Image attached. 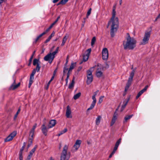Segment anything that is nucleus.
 I'll use <instances>...</instances> for the list:
<instances>
[{"instance_id":"nucleus-33","label":"nucleus","mask_w":160,"mask_h":160,"mask_svg":"<svg viewBox=\"0 0 160 160\" xmlns=\"http://www.w3.org/2000/svg\"><path fill=\"white\" fill-rule=\"evenodd\" d=\"M95 104H96L95 103L92 102V103L90 105V107L89 108H88V109L87 111H89V110H91L92 108H94V107L95 106Z\"/></svg>"},{"instance_id":"nucleus-17","label":"nucleus","mask_w":160,"mask_h":160,"mask_svg":"<svg viewBox=\"0 0 160 160\" xmlns=\"http://www.w3.org/2000/svg\"><path fill=\"white\" fill-rule=\"evenodd\" d=\"M117 113L116 112H115L113 114V116L112 119V120L111 122L110 125L111 126L113 125L114 123H115L116 119H117Z\"/></svg>"},{"instance_id":"nucleus-35","label":"nucleus","mask_w":160,"mask_h":160,"mask_svg":"<svg viewBox=\"0 0 160 160\" xmlns=\"http://www.w3.org/2000/svg\"><path fill=\"white\" fill-rule=\"evenodd\" d=\"M96 39L95 37H93L92 39L91 44L92 46H93L94 44V43L96 41Z\"/></svg>"},{"instance_id":"nucleus-3","label":"nucleus","mask_w":160,"mask_h":160,"mask_svg":"<svg viewBox=\"0 0 160 160\" xmlns=\"http://www.w3.org/2000/svg\"><path fill=\"white\" fill-rule=\"evenodd\" d=\"M68 145H65L64 146L61 153L60 160H65L67 155L68 158L70 157V152H68Z\"/></svg>"},{"instance_id":"nucleus-44","label":"nucleus","mask_w":160,"mask_h":160,"mask_svg":"<svg viewBox=\"0 0 160 160\" xmlns=\"http://www.w3.org/2000/svg\"><path fill=\"white\" fill-rule=\"evenodd\" d=\"M95 96H92V99L93 100V101L92 102H93V103H96V101H97V100H96V99L95 98Z\"/></svg>"},{"instance_id":"nucleus-54","label":"nucleus","mask_w":160,"mask_h":160,"mask_svg":"<svg viewBox=\"0 0 160 160\" xmlns=\"http://www.w3.org/2000/svg\"><path fill=\"white\" fill-rule=\"evenodd\" d=\"M36 72V71L35 69H33L32 71V72L31 75L34 76L35 73Z\"/></svg>"},{"instance_id":"nucleus-20","label":"nucleus","mask_w":160,"mask_h":160,"mask_svg":"<svg viewBox=\"0 0 160 160\" xmlns=\"http://www.w3.org/2000/svg\"><path fill=\"white\" fill-rule=\"evenodd\" d=\"M133 116V115H126L124 118V120L123 121V123H125L129 119H130L131 118H132V116Z\"/></svg>"},{"instance_id":"nucleus-45","label":"nucleus","mask_w":160,"mask_h":160,"mask_svg":"<svg viewBox=\"0 0 160 160\" xmlns=\"http://www.w3.org/2000/svg\"><path fill=\"white\" fill-rule=\"evenodd\" d=\"M59 49V47H58L55 51L53 52H52L53 55H54L55 56V55L58 52V51Z\"/></svg>"},{"instance_id":"nucleus-43","label":"nucleus","mask_w":160,"mask_h":160,"mask_svg":"<svg viewBox=\"0 0 160 160\" xmlns=\"http://www.w3.org/2000/svg\"><path fill=\"white\" fill-rule=\"evenodd\" d=\"M69 75H70L69 73H68L67 74V78H66V85H67V84H68V79L69 77Z\"/></svg>"},{"instance_id":"nucleus-25","label":"nucleus","mask_w":160,"mask_h":160,"mask_svg":"<svg viewBox=\"0 0 160 160\" xmlns=\"http://www.w3.org/2000/svg\"><path fill=\"white\" fill-rule=\"evenodd\" d=\"M68 38V36L67 35H66L64 37L63 39L62 43L61 44V46H62L65 44Z\"/></svg>"},{"instance_id":"nucleus-52","label":"nucleus","mask_w":160,"mask_h":160,"mask_svg":"<svg viewBox=\"0 0 160 160\" xmlns=\"http://www.w3.org/2000/svg\"><path fill=\"white\" fill-rule=\"evenodd\" d=\"M126 106L124 104L122 105L121 108V112H122L123 110Z\"/></svg>"},{"instance_id":"nucleus-9","label":"nucleus","mask_w":160,"mask_h":160,"mask_svg":"<svg viewBox=\"0 0 160 160\" xmlns=\"http://www.w3.org/2000/svg\"><path fill=\"white\" fill-rule=\"evenodd\" d=\"M17 134L16 131H14L4 139L5 142H9L11 141L16 136Z\"/></svg>"},{"instance_id":"nucleus-60","label":"nucleus","mask_w":160,"mask_h":160,"mask_svg":"<svg viewBox=\"0 0 160 160\" xmlns=\"http://www.w3.org/2000/svg\"><path fill=\"white\" fill-rule=\"evenodd\" d=\"M53 26L54 25H53L52 24H51V25L50 26V27L48 28L49 29V30H50Z\"/></svg>"},{"instance_id":"nucleus-26","label":"nucleus","mask_w":160,"mask_h":160,"mask_svg":"<svg viewBox=\"0 0 160 160\" xmlns=\"http://www.w3.org/2000/svg\"><path fill=\"white\" fill-rule=\"evenodd\" d=\"M130 95L128 97L127 99L123 102V104H124L126 106L127 104H128L130 99Z\"/></svg>"},{"instance_id":"nucleus-14","label":"nucleus","mask_w":160,"mask_h":160,"mask_svg":"<svg viewBox=\"0 0 160 160\" xmlns=\"http://www.w3.org/2000/svg\"><path fill=\"white\" fill-rule=\"evenodd\" d=\"M148 85H146L145 87L142 90H141L138 94L136 97V99H138L139 97L145 92L148 87Z\"/></svg>"},{"instance_id":"nucleus-21","label":"nucleus","mask_w":160,"mask_h":160,"mask_svg":"<svg viewBox=\"0 0 160 160\" xmlns=\"http://www.w3.org/2000/svg\"><path fill=\"white\" fill-rule=\"evenodd\" d=\"M34 76L33 75H31L30 78L29 83L28 85V87L30 88L33 82L34 79Z\"/></svg>"},{"instance_id":"nucleus-62","label":"nucleus","mask_w":160,"mask_h":160,"mask_svg":"<svg viewBox=\"0 0 160 160\" xmlns=\"http://www.w3.org/2000/svg\"><path fill=\"white\" fill-rule=\"evenodd\" d=\"M53 26L54 25H53L52 24H51V25L50 26V27L48 28L49 29V30H50Z\"/></svg>"},{"instance_id":"nucleus-64","label":"nucleus","mask_w":160,"mask_h":160,"mask_svg":"<svg viewBox=\"0 0 160 160\" xmlns=\"http://www.w3.org/2000/svg\"><path fill=\"white\" fill-rule=\"evenodd\" d=\"M58 21L57 20H55L53 23H52V24L53 25H54L55 23L57 22Z\"/></svg>"},{"instance_id":"nucleus-4","label":"nucleus","mask_w":160,"mask_h":160,"mask_svg":"<svg viewBox=\"0 0 160 160\" xmlns=\"http://www.w3.org/2000/svg\"><path fill=\"white\" fill-rule=\"evenodd\" d=\"M94 67H93L90 68L87 71V83L88 85L89 84L92 82L93 79V76L92 72L93 71V68Z\"/></svg>"},{"instance_id":"nucleus-51","label":"nucleus","mask_w":160,"mask_h":160,"mask_svg":"<svg viewBox=\"0 0 160 160\" xmlns=\"http://www.w3.org/2000/svg\"><path fill=\"white\" fill-rule=\"evenodd\" d=\"M73 147L75 148L76 150H77L80 147L78 146L75 144L73 146Z\"/></svg>"},{"instance_id":"nucleus-42","label":"nucleus","mask_w":160,"mask_h":160,"mask_svg":"<svg viewBox=\"0 0 160 160\" xmlns=\"http://www.w3.org/2000/svg\"><path fill=\"white\" fill-rule=\"evenodd\" d=\"M92 9L91 8H90L89 10H88L87 14V18H88V16L90 15V14L91 13Z\"/></svg>"},{"instance_id":"nucleus-57","label":"nucleus","mask_w":160,"mask_h":160,"mask_svg":"<svg viewBox=\"0 0 160 160\" xmlns=\"http://www.w3.org/2000/svg\"><path fill=\"white\" fill-rule=\"evenodd\" d=\"M54 34L55 32H53L51 34V35L49 36V37L52 38L54 35Z\"/></svg>"},{"instance_id":"nucleus-61","label":"nucleus","mask_w":160,"mask_h":160,"mask_svg":"<svg viewBox=\"0 0 160 160\" xmlns=\"http://www.w3.org/2000/svg\"><path fill=\"white\" fill-rule=\"evenodd\" d=\"M53 26L54 25H53L52 24H51V25L50 26V27L48 28L49 29V30H50Z\"/></svg>"},{"instance_id":"nucleus-56","label":"nucleus","mask_w":160,"mask_h":160,"mask_svg":"<svg viewBox=\"0 0 160 160\" xmlns=\"http://www.w3.org/2000/svg\"><path fill=\"white\" fill-rule=\"evenodd\" d=\"M98 92H99V90H97L94 93L93 96H96L97 95Z\"/></svg>"},{"instance_id":"nucleus-28","label":"nucleus","mask_w":160,"mask_h":160,"mask_svg":"<svg viewBox=\"0 0 160 160\" xmlns=\"http://www.w3.org/2000/svg\"><path fill=\"white\" fill-rule=\"evenodd\" d=\"M89 56L88 54H86L85 55H84L83 56V61L84 62L87 61L88 59Z\"/></svg>"},{"instance_id":"nucleus-37","label":"nucleus","mask_w":160,"mask_h":160,"mask_svg":"<svg viewBox=\"0 0 160 160\" xmlns=\"http://www.w3.org/2000/svg\"><path fill=\"white\" fill-rule=\"evenodd\" d=\"M104 96H101L99 98V100L98 101V103L100 104L103 101V99L104 98Z\"/></svg>"},{"instance_id":"nucleus-36","label":"nucleus","mask_w":160,"mask_h":160,"mask_svg":"<svg viewBox=\"0 0 160 160\" xmlns=\"http://www.w3.org/2000/svg\"><path fill=\"white\" fill-rule=\"evenodd\" d=\"M81 141L80 140H76L75 144L80 147L81 143Z\"/></svg>"},{"instance_id":"nucleus-30","label":"nucleus","mask_w":160,"mask_h":160,"mask_svg":"<svg viewBox=\"0 0 160 160\" xmlns=\"http://www.w3.org/2000/svg\"><path fill=\"white\" fill-rule=\"evenodd\" d=\"M81 95V92H78L74 95L73 98L74 100H76L79 98V97Z\"/></svg>"},{"instance_id":"nucleus-18","label":"nucleus","mask_w":160,"mask_h":160,"mask_svg":"<svg viewBox=\"0 0 160 160\" xmlns=\"http://www.w3.org/2000/svg\"><path fill=\"white\" fill-rule=\"evenodd\" d=\"M121 138L119 139L116 142L115 147L114 148L113 150H114V151H116L118 148V147L120 144L121 143Z\"/></svg>"},{"instance_id":"nucleus-8","label":"nucleus","mask_w":160,"mask_h":160,"mask_svg":"<svg viewBox=\"0 0 160 160\" xmlns=\"http://www.w3.org/2000/svg\"><path fill=\"white\" fill-rule=\"evenodd\" d=\"M55 57V56L53 55L52 53L50 52L44 57V60L45 61H48L49 63H51Z\"/></svg>"},{"instance_id":"nucleus-29","label":"nucleus","mask_w":160,"mask_h":160,"mask_svg":"<svg viewBox=\"0 0 160 160\" xmlns=\"http://www.w3.org/2000/svg\"><path fill=\"white\" fill-rule=\"evenodd\" d=\"M68 0H61L59 3L57 5H58L60 4L64 5L68 2Z\"/></svg>"},{"instance_id":"nucleus-49","label":"nucleus","mask_w":160,"mask_h":160,"mask_svg":"<svg viewBox=\"0 0 160 160\" xmlns=\"http://www.w3.org/2000/svg\"><path fill=\"white\" fill-rule=\"evenodd\" d=\"M91 48L88 49L87 50V51H86L87 53L86 54H88V55L89 56L91 52Z\"/></svg>"},{"instance_id":"nucleus-2","label":"nucleus","mask_w":160,"mask_h":160,"mask_svg":"<svg viewBox=\"0 0 160 160\" xmlns=\"http://www.w3.org/2000/svg\"><path fill=\"white\" fill-rule=\"evenodd\" d=\"M137 41L133 37L130 36L128 33H127V37L123 42V45L125 50H132L136 46Z\"/></svg>"},{"instance_id":"nucleus-7","label":"nucleus","mask_w":160,"mask_h":160,"mask_svg":"<svg viewBox=\"0 0 160 160\" xmlns=\"http://www.w3.org/2000/svg\"><path fill=\"white\" fill-rule=\"evenodd\" d=\"M150 34V32H145L143 39L142 40V42L141 43L142 45H145L148 43Z\"/></svg>"},{"instance_id":"nucleus-40","label":"nucleus","mask_w":160,"mask_h":160,"mask_svg":"<svg viewBox=\"0 0 160 160\" xmlns=\"http://www.w3.org/2000/svg\"><path fill=\"white\" fill-rule=\"evenodd\" d=\"M68 70V69L67 68V66L65 65L64 67V68H63V71L64 75L65 73L67 72Z\"/></svg>"},{"instance_id":"nucleus-5","label":"nucleus","mask_w":160,"mask_h":160,"mask_svg":"<svg viewBox=\"0 0 160 160\" xmlns=\"http://www.w3.org/2000/svg\"><path fill=\"white\" fill-rule=\"evenodd\" d=\"M94 67V68L97 67V71L96 72V76L98 78H100L103 75L102 71L103 70V66L101 64H98L97 66H95Z\"/></svg>"},{"instance_id":"nucleus-11","label":"nucleus","mask_w":160,"mask_h":160,"mask_svg":"<svg viewBox=\"0 0 160 160\" xmlns=\"http://www.w3.org/2000/svg\"><path fill=\"white\" fill-rule=\"evenodd\" d=\"M41 128L43 134L45 136H47L48 129H49L48 128V127L47 128L45 124L44 123L42 125Z\"/></svg>"},{"instance_id":"nucleus-34","label":"nucleus","mask_w":160,"mask_h":160,"mask_svg":"<svg viewBox=\"0 0 160 160\" xmlns=\"http://www.w3.org/2000/svg\"><path fill=\"white\" fill-rule=\"evenodd\" d=\"M33 141V138H30L28 141V148H29L30 146L32 145Z\"/></svg>"},{"instance_id":"nucleus-6","label":"nucleus","mask_w":160,"mask_h":160,"mask_svg":"<svg viewBox=\"0 0 160 160\" xmlns=\"http://www.w3.org/2000/svg\"><path fill=\"white\" fill-rule=\"evenodd\" d=\"M135 72V70L133 69L130 74L129 77L128 78V82L127 83L125 87V91H127L129 88L130 86L131 85L133 78Z\"/></svg>"},{"instance_id":"nucleus-50","label":"nucleus","mask_w":160,"mask_h":160,"mask_svg":"<svg viewBox=\"0 0 160 160\" xmlns=\"http://www.w3.org/2000/svg\"><path fill=\"white\" fill-rule=\"evenodd\" d=\"M68 58H69V56L68 55V56H67V57L66 58V63L65 64V66H67V65L68 63Z\"/></svg>"},{"instance_id":"nucleus-10","label":"nucleus","mask_w":160,"mask_h":160,"mask_svg":"<svg viewBox=\"0 0 160 160\" xmlns=\"http://www.w3.org/2000/svg\"><path fill=\"white\" fill-rule=\"evenodd\" d=\"M102 54L103 59L105 60H107L108 58V50L106 48H104L103 49Z\"/></svg>"},{"instance_id":"nucleus-39","label":"nucleus","mask_w":160,"mask_h":160,"mask_svg":"<svg viewBox=\"0 0 160 160\" xmlns=\"http://www.w3.org/2000/svg\"><path fill=\"white\" fill-rule=\"evenodd\" d=\"M20 108H19L18 111H17L16 113L15 114V115L14 116V119H15L17 117V116L18 114V113L20 112Z\"/></svg>"},{"instance_id":"nucleus-38","label":"nucleus","mask_w":160,"mask_h":160,"mask_svg":"<svg viewBox=\"0 0 160 160\" xmlns=\"http://www.w3.org/2000/svg\"><path fill=\"white\" fill-rule=\"evenodd\" d=\"M40 68L41 67L40 66V64H38L36 66V68L35 69H36V71L38 72H39L40 70Z\"/></svg>"},{"instance_id":"nucleus-16","label":"nucleus","mask_w":160,"mask_h":160,"mask_svg":"<svg viewBox=\"0 0 160 160\" xmlns=\"http://www.w3.org/2000/svg\"><path fill=\"white\" fill-rule=\"evenodd\" d=\"M56 123V121L55 120H51L49 122L48 126V128H51L54 127Z\"/></svg>"},{"instance_id":"nucleus-58","label":"nucleus","mask_w":160,"mask_h":160,"mask_svg":"<svg viewBox=\"0 0 160 160\" xmlns=\"http://www.w3.org/2000/svg\"><path fill=\"white\" fill-rule=\"evenodd\" d=\"M49 29L48 28L43 33H44L45 34H46L49 31Z\"/></svg>"},{"instance_id":"nucleus-41","label":"nucleus","mask_w":160,"mask_h":160,"mask_svg":"<svg viewBox=\"0 0 160 160\" xmlns=\"http://www.w3.org/2000/svg\"><path fill=\"white\" fill-rule=\"evenodd\" d=\"M33 58V55H32L31 56L30 58V59H29V63L28 64V66L30 65V64H31Z\"/></svg>"},{"instance_id":"nucleus-22","label":"nucleus","mask_w":160,"mask_h":160,"mask_svg":"<svg viewBox=\"0 0 160 160\" xmlns=\"http://www.w3.org/2000/svg\"><path fill=\"white\" fill-rule=\"evenodd\" d=\"M76 62L72 63H71L70 67L68 70V73H69V72H70V71H71L72 69H73L76 66Z\"/></svg>"},{"instance_id":"nucleus-63","label":"nucleus","mask_w":160,"mask_h":160,"mask_svg":"<svg viewBox=\"0 0 160 160\" xmlns=\"http://www.w3.org/2000/svg\"><path fill=\"white\" fill-rule=\"evenodd\" d=\"M59 0H53L52 2L53 3H56Z\"/></svg>"},{"instance_id":"nucleus-23","label":"nucleus","mask_w":160,"mask_h":160,"mask_svg":"<svg viewBox=\"0 0 160 160\" xmlns=\"http://www.w3.org/2000/svg\"><path fill=\"white\" fill-rule=\"evenodd\" d=\"M74 84V79L73 78L71 82L69 84L68 86V88L70 89H72L73 88Z\"/></svg>"},{"instance_id":"nucleus-1","label":"nucleus","mask_w":160,"mask_h":160,"mask_svg":"<svg viewBox=\"0 0 160 160\" xmlns=\"http://www.w3.org/2000/svg\"><path fill=\"white\" fill-rule=\"evenodd\" d=\"M111 18L108 22L107 28L110 27L111 36L113 37L118 28L119 21L118 18L115 17L116 12L114 9L113 10Z\"/></svg>"},{"instance_id":"nucleus-13","label":"nucleus","mask_w":160,"mask_h":160,"mask_svg":"<svg viewBox=\"0 0 160 160\" xmlns=\"http://www.w3.org/2000/svg\"><path fill=\"white\" fill-rule=\"evenodd\" d=\"M13 80V83L12 84L11 87H10V89L13 90H14L17 88L18 87L20 86V82H19L17 84H15V79L14 78Z\"/></svg>"},{"instance_id":"nucleus-46","label":"nucleus","mask_w":160,"mask_h":160,"mask_svg":"<svg viewBox=\"0 0 160 160\" xmlns=\"http://www.w3.org/2000/svg\"><path fill=\"white\" fill-rule=\"evenodd\" d=\"M19 160H23V157L22 156V152H19Z\"/></svg>"},{"instance_id":"nucleus-19","label":"nucleus","mask_w":160,"mask_h":160,"mask_svg":"<svg viewBox=\"0 0 160 160\" xmlns=\"http://www.w3.org/2000/svg\"><path fill=\"white\" fill-rule=\"evenodd\" d=\"M35 151V149H32L30 152L29 154L28 155L26 160H30L32 155L34 153Z\"/></svg>"},{"instance_id":"nucleus-27","label":"nucleus","mask_w":160,"mask_h":160,"mask_svg":"<svg viewBox=\"0 0 160 160\" xmlns=\"http://www.w3.org/2000/svg\"><path fill=\"white\" fill-rule=\"evenodd\" d=\"M101 117L100 116H98L96 119V125H98L100 122Z\"/></svg>"},{"instance_id":"nucleus-59","label":"nucleus","mask_w":160,"mask_h":160,"mask_svg":"<svg viewBox=\"0 0 160 160\" xmlns=\"http://www.w3.org/2000/svg\"><path fill=\"white\" fill-rule=\"evenodd\" d=\"M54 77V76L53 75V76L52 77L50 80L49 81H50V82H51L52 81V80L53 79Z\"/></svg>"},{"instance_id":"nucleus-31","label":"nucleus","mask_w":160,"mask_h":160,"mask_svg":"<svg viewBox=\"0 0 160 160\" xmlns=\"http://www.w3.org/2000/svg\"><path fill=\"white\" fill-rule=\"evenodd\" d=\"M39 61V59H34L33 62V65L35 66L36 65H37L38 64H39L38 63Z\"/></svg>"},{"instance_id":"nucleus-48","label":"nucleus","mask_w":160,"mask_h":160,"mask_svg":"<svg viewBox=\"0 0 160 160\" xmlns=\"http://www.w3.org/2000/svg\"><path fill=\"white\" fill-rule=\"evenodd\" d=\"M116 151H114V150H113L111 154H110V155L109 156V158H111L112 155L114 154V153H115Z\"/></svg>"},{"instance_id":"nucleus-47","label":"nucleus","mask_w":160,"mask_h":160,"mask_svg":"<svg viewBox=\"0 0 160 160\" xmlns=\"http://www.w3.org/2000/svg\"><path fill=\"white\" fill-rule=\"evenodd\" d=\"M25 142H24L23 143V146L22 147V148H21V149H20V152H22V151H23L25 146Z\"/></svg>"},{"instance_id":"nucleus-32","label":"nucleus","mask_w":160,"mask_h":160,"mask_svg":"<svg viewBox=\"0 0 160 160\" xmlns=\"http://www.w3.org/2000/svg\"><path fill=\"white\" fill-rule=\"evenodd\" d=\"M67 131V129L66 128H65L64 129L60 132L58 135V136H59L65 133Z\"/></svg>"},{"instance_id":"nucleus-15","label":"nucleus","mask_w":160,"mask_h":160,"mask_svg":"<svg viewBox=\"0 0 160 160\" xmlns=\"http://www.w3.org/2000/svg\"><path fill=\"white\" fill-rule=\"evenodd\" d=\"M37 126V123L34 124V125L33 126L32 128L31 129V131L29 132V136L31 137V138H33V136L34 134L35 129L36 128Z\"/></svg>"},{"instance_id":"nucleus-55","label":"nucleus","mask_w":160,"mask_h":160,"mask_svg":"<svg viewBox=\"0 0 160 160\" xmlns=\"http://www.w3.org/2000/svg\"><path fill=\"white\" fill-rule=\"evenodd\" d=\"M51 39V38L49 36L48 38L45 41V43H47L49 41H50Z\"/></svg>"},{"instance_id":"nucleus-12","label":"nucleus","mask_w":160,"mask_h":160,"mask_svg":"<svg viewBox=\"0 0 160 160\" xmlns=\"http://www.w3.org/2000/svg\"><path fill=\"white\" fill-rule=\"evenodd\" d=\"M71 108L69 106H68L66 112V115L67 118H72V115L71 114Z\"/></svg>"},{"instance_id":"nucleus-53","label":"nucleus","mask_w":160,"mask_h":160,"mask_svg":"<svg viewBox=\"0 0 160 160\" xmlns=\"http://www.w3.org/2000/svg\"><path fill=\"white\" fill-rule=\"evenodd\" d=\"M51 82L50 81H49L48 83L47 84V86L45 87V88L46 90H47L48 89L49 85Z\"/></svg>"},{"instance_id":"nucleus-24","label":"nucleus","mask_w":160,"mask_h":160,"mask_svg":"<svg viewBox=\"0 0 160 160\" xmlns=\"http://www.w3.org/2000/svg\"><path fill=\"white\" fill-rule=\"evenodd\" d=\"M45 35L44 33H42L39 36H38L37 38L35 39V41L34 42V43H36L39 40V39L43 35Z\"/></svg>"}]
</instances>
